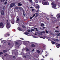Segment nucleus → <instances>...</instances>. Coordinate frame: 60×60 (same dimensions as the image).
<instances>
[{
    "instance_id": "nucleus-6",
    "label": "nucleus",
    "mask_w": 60,
    "mask_h": 60,
    "mask_svg": "<svg viewBox=\"0 0 60 60\" xmlns=\"http://www.w3.org/2000/svg\"><path fill=\"white\" fill-rule=\"evenodd\" d=\"M3 22H0V28H2V27L1 26H3Z\"/></svg>"
},
{
    "instance_id": "nucleus-20",
    "label": "nucleus",
    "mask_w": 60,
    "mask_h": 60,
    "mask_svg": "<svg viewBox=\"0 0 60 60\" xmlns=\"http://www.w3.org/2000/svg\"><path fill=\"white\" fill-rule=\"evenodd\" d=\"M18 6H21V5H22V4L20 3H18Z\"/></svg>"
},
{
    "instance_id": "nucleus-17",
    "label": "nucleus",
    "mask_w": 60,
    "mask_h": 60,
    "mask_svg": "<svg viewBox=\"0 0 60 60\" xmlns=\"http://www.w3.org/2000/svg\"><path fill=\"white\" fill-rule=\"evenodd\" d=\"M15 9L16 10L17 9V10H19V7H16L15 8Z\"/></svg>"
},
{
    "instance_id": "nucleus-21",
    "label": "nucleus",
    "mask_w": 60,
    "mask_h": 60,
    "mask_svg": "<svg viewBox=\"0 0 60 60\" xmlns=\"http://www.w3.org/2000/svg\"><path fill=\"white\" fill-rule=\"evenodd\" d=\"M3 52H4V53H6L7 51L6 50H4L3 51Z\"/></svg>"
},
{
    "instance_id": "nucleus-16",
    "label": "nucleus",
    "mask_w": 60,
    "mask_h": 60,
    "mask_svg": "<svg viewBox=\"0 0 60 60\" xmlns=\"http://www.w3.org/2000/svg\"><path fill=\"white\" fill-rule=\"evenodd\" d=\"M35 14L36 15L35 16L36 17H38V13H35Z\"/></svg>"
},
{
    "instance_id": "nucleus-37",
    "label": "nucleus",
    "mask_w": 60,
    "mask_h": 60,
    "mask_svg": "<svg viewBox=\"0 0 60 60\" xmlns=\"http://www.w3.org/2000/svg\"><path fill=\"white\" fill-rule=\"evenodd\" d=\"M35 16V14H34L33 16H32L34 18V16Z\"/></svg>"
},
{
    "instance_id": "nucleus-5",
    "label": "nucleus",
    "mask_w": 60,
    "mask_h": 60,
    "mask_svg": "<svg viewBox=\"0 0 60 60\" xmlns=\"http://www.w3.org/2000/svg\"><path fill=\"white\" fill-rule=\"evenodd\" d=\"M53 22L54 23H55L56 22H57V21H58L57 20V19H56V18H53Z\"/></svg>"
},
{
    "instance_id": "nucleus-63",
    "label": "nucleus",
    "mask_w": 60,
    "mask_h": 60,
    "mask_svg": "<svg viewBox=\"0 0 60 60\" xmlns=\"http://www.w3.org/2000/svg\"><path fill=\"white\" fill-rule=\"evenodd\" d=\"M3 1V0H0V1L2 2V1Z\"/></svg>"
},
{
    "instance_id": "nucleus-57",
    "label": "nucleus",
    "mask_w": 60,
    "mask_h": 60,
    "mask_svg": "<svg viewBox=\"0 0 60 60\" xmlns=\"http://www.w3.org/2000/svg\"><path fill=\"white\" fill-rule=\"evenodd\" d=\"M34 49H33L32 50V51H34Z\"/></svg>"
},
{
    "instance_id": "nucleus-53",
    "label": "nucleus",
    "mask_w": 60,
    "mask_h": 60,
    "mask_svg": "<svg viewBox=\"0 0 60 60\" xmlns=\"http://www.w3.org/2000/svg\"><path fill=\"white\" fill-rule=\"evenodd\" d=\"M7 56V54H6L5 55H4V56Z\"/></svg>"
},
{
    "instance_id": "nucleus-52",
    "label": "nucleus",
    "mask_w": 60,
    "mask_h": 60,
    "mask_svg": "<svg viewBox=\"0 0 60 60\" xmlns=\"http://www.w3.org/2000/svg\"><path fill=\"white\" fill-rule=\"evenodd\" d=\"M40 38H43V37H40Z\"/></svg>"
},
{
    "instance_id": "nucleus-22",
    "label": "nucleus",
    "mask_w": 60,
    "mask_h": 60,
    "mask_svg": "<svg viewBox=\"0 0 60 60\" xmlns=\"http://www.w3.org/2000/svg\"><path fill=\"white\" fill-rule=\"evenodd\" d=\"M22 27H23V28H26V26H25L24 25H22Z\"/></svg>"
},
{
    "instance_id": "nucleus-62",
    "label": "nucleus",
    "mask_w": 60,
    "mask_h": 60,
    "mask_svg": "<svg viewBox=\"0 0 60 60\" xmlns=\"http://www.w3.org/2000/svg\"><path fill=\"white\" fill-rule=\"evenodd\" d=\"M53 15H51V16L52 17H53Z\"/></svg>"
},
{
    "instance_id": "nucleus-44",
    "label": "nucleus",
    "mask_w": 60,
    "mask_h": 60,
    "mask_svg": "<svg viewBox=\"0 0 60 60\" xmlns=\"http://www.w3.org/2000/svg\"><path fill=\"white\" fill-rule=\"evenodd\" d=\"M32 31H34V29H31V32H32Z\"/></svg>"
},
{
    "instance_id": "nucleus-12",
    "label": "nucleus",
    "mask_w": 60,
    "mask_h": 60,
    "mask_svg": "<svg viewBox=\"0 0 60 60\" xmlns=\"http://www.w3.org/2000/svg\"><path fill=\"white\" fill-rule=\"evenodd\" d=\"M31 46L32 47H33V48H34V47H35V45L34 44H32Z\"/></svg>"
},
{
    "instance_id": "nucleus-31",
    "label": "nucleus",
    "mask_w": 60,
    "mask_h": 60,
    "mask_svg": "<svg viewBox=\"0 0 60 60\" xmlns=\"http://www.w3.org/2000/svg\"><path fill=\"white\" fill-rule=\"evenodd\" d=\"M7 35L8 36H10V34H9L7 33Z\"/></svg>"
},
{
    "instance_id": "nucleus-13",
    "label": "nucleus",
    "mask_w": 60,
    "mask_h": 60,
    "mask_svg": "<svg viewBox=\"0 0 60 60\" xmlns=\"http://www.w3.org/2000/svg\"><path fill=\"white\" fill-rule=\"evenodd\" d=\"M19 45H21L22 44V42L19 41L18 43Z\"/></svg>"
},
{
    "instance_id": "nucleus-8",
    "label": "nucleus",
    "mask_w": 60,
    "mask_h": 60,
    "mask_svg": "<svg viewBox=\"0 0 60 60\" xmlns=\"http://www.w3.org/2000/svg\"><path fill=\"white\" fill-rule=\"evenodd\" d=\"M11 22L12 24H14V22H15V21L14 19H13V20H12Z\"/></svg>"
},
{
    "instance_id": "nucleus-56",
    "label": "nucleus",
    "mask_w": 60,
    "mask_h": 60,
    "mask_svg": "<svg viewBox=\"0 0 60 60\" xmlns=\"http://www.w3.org/2000/svg\"><path fill=\"white\" fill-rule=\"evenodd\" d=\"M30 8H31V9H32V8H33V7H30Z\"/></svg>"
},
{
    "instance_id": "nucleus-47",
    "label": "nucleus",
    "mask_w": 60,
    "mask_h": 60,
    "mask_svg": "<svg viewBox=\"0 0 60 60\" xmlns=\"http://www.w3.org/2000/svg\"><path fill=\"white\" fill-rule=\"evenodd\" d=\"M46 19L48 20H49V18L47 17Z\"/></svg>"
},
{
    "instance_id": "nucleus-1",
    "label": "nucleus",
    "mask_w": 60,
    "mask_h": 60,
    "mask_svg": "<svg viewBox=\"0 0 60 60\" xmlns=\"http://www.w3.org/2000/svg\"><path fill=\"white\" fill-rule=\"evenodd\" d=\"M42 3L43 5H48L49 4V3L48 2H42Z\"/></svg>"
},
{
    "instance_id": "nucleus-24",
    "label": "nucleus",
    "mask_w": 60,
    "mask_h": 60,
    "mask_svg": "<svg viewBox=\"0 0 60 60\" xmlns=\"http://www.w3.org/2000/svg\"><path fill=\"white\" fill-rule=\"evenodd\" d=\"M41 26H44V24L43 23L42 24H41Z\"/></svg>"
},
{
    "instance_id": "nucleus-40",
    "label": "nucleus",
    "mask_w": 60,
    "mask_h": 60,
    "mask_svg": "<svg viewBox=\"0 0 60 60\" xmlns=\"http://www.w3.org/2000/svg\"><path fill=\"white\" fill-rule=\"evenodd\" d=\"M27 32H31V30H27Z\"/></svg>"
},
{
    "instance_id": "nucleus-36",
    "label": "nucleus",
    "mask_w": 60,
    "mask_h": 60,
    "mask_svg": "<svg viewBox=\"0 0 60 60\" xmlns=\"http://www.w3.org/2000/svg\"><path fill=\"white\" fill-rule=\"evenodd\" d=\"M7 1H5V2L4 3V4L5 5V4H7Z\"/></svg>"
},
{
    "instance_id": "nucleus-23",
    "label": "nucleus",
    "mask_w": 60,
    "mask_h": 60,
    "mask_svg": "<svg viewBox=\"0 0 60 60\" xmlns=\"http://www.w3.org/2000/svg\"><path fill=\"white\" fill-rule=\"evenodd\" d=\"M56 35L57 36H60V33H57L56 34Z\"/></svg>"
},
{
    "instance_id": "nucleus-41",
    "label": "nucleus",
    "mask_w": 60,
    "mask_h": 60,
    "mask_svg": "<svg viewBox=\"0 0 60 60\" xmlns=\"http://www.w3.org/2000/svg\"><path fill=\"white\" fill-rule=\"evenodd\" d=\"M20 39L21 40H24V38H20Z\"/></svg>"
},
{
    "instance_id": "nucleus-19",
    "label": "nucleus",
    "mask_w": 60,
    "mask_h": 60,
    "mask_svg": "<svg viewBox=\"0 0 60 60\" xmlns=\"http://www.w3.org/2000/svg\"><path fill=\"white\" fill-rule=\"evenodd\" d=\"M34 1L37 3H38V0H34Z\"/></svg>"
},
{
    "instance_id": "nucleus-58",
    "label": "nucleus",
    "mask_w": 60,
    "mask_h": 60,
    "mask_svg": "<svg viewBox=\"0 0 60 60\" xmlns=\"http://www.w3.org/2000/svg\"><path fill=\"white\" fill-rule=\"evenodd\" d=\"M24 50V49H22V51H23Z\"/></svg>"
},
{
    "instance_id": "nucleus-38",
    "label": "nucleus",
    "mask_w": 60,
    "mask_h": 60,
    "mask_svg": "<svg viewBox=\"0 0 60 60\" xmlns=\"http://www.w3.org/2000/svg\"><path fill=\"white\" fill-rule=\"evenodd\" d=\"M34 17H33L32 16L31 17H30V19H33V18Z\"/></svg>"
},
{
    "instance_id": "nucleus-2",
    "label": "nucleus",
    "mask_w": 60,
    "mask_h": 60,
    "mask_svg": "<svg viewBox=\"0 0 60 60\" xmlns=\"http://www.w3.org/2000/svg\"><path fill=\"white\" fill-rule=\"evenodd\" d=\"M15 4L14 3H12L10 5V8L12 7H13V6H15Z\"/></svg>"
},
{
    "instance_id": "nucleus-15",
    "label": "nucleus",
    "mask_w": 60,
    "mask_h": 60,
    "mask_svg": "<svg viewBox=\"0 0 60 60\" xmlns=\"http://www.w3.org/2000/svg\"><path fill=\"white\" fill-rule=\"evenodd\" d=\"M19 9L21 10H22V11L23 10V8H22L21 7H19Z\"/></svg>"
},
{
    "instance_id": "nucleus-7",
    "label": "nucleus",
    "mask_w": 60,
    "mask_h": 60,
    "mask_svg": "<svg viewBox=\"0 0 60 60\" xmlns=\"http://www.w3.org/2000/svg\"><path fill=\"white\" fill-rule=\"evenodd\" d=\"M56 4H55L54 5H53V6H52V7L53 8H55L56 6Z\"/></svg>"
},
{
    "instance_id": "nucleus-27",
    "label": "nucleus",
    "mask_w": 60,
    "mask_h": 60,
    "mask_svg": "<svg viewBox=\"0 0 60 60\" xmlns=\"http://www.w3.org/2000/svg\"><path fill=\"white\" fill-rule=\"evenodd\" d=\"M55 3L54 2H52L51 3V4L52 5H53L54 4H55Z\"/></svg>"
},
{
    "instance_id": "nucleus-26",
    "label": "nucleus",
    "mask_w": 60,
    "mask_h": 60,
    "mask_svg": "<svg viewBox=\"0 0 60 60\" xmlns=\"http://www.w3.org/2000/svg\"><path fill=\"white\" fill-rule=\"evenodd\" d=\"M51 42L52 43V44H55V42L54 41H52Z\"/></svg>"
},
{
    "instance_id": "nucleus-59",
    "label": "nucleus",
    "mask_w": 60,
    "mask_h": 60,
    "mask_svg": "<svg viewBox=\"0 0 60 60\" xmlns=\"http://www.w3.org/2000/svg\"><path fill=\"white\" fill-rule=\"evenodd\" d=\"M22 53H23V52H22L21 53V55H23V54H22Z\"/></svg>"
},
{
    "instance_id": "nucleus-50",
    "label": "nucleus",
    "mask_w": 60,
    "mask_h": 60,
    "mask_svg": "<svg viewBox=\"0 0 60 60\" xmlns=\"http://www.w3.org/2000/svg\"><path fill=\"white\" fill-rule=\"evenodd\" d=\"M55 40L56 41H58V39H56Z\"/></svg>"
},
{
    "instance_id": "nucleus-11",
    "label": "nucleus",
    "mask_w": 60,
    "mask_h": 60,
    "mask_svg": "<svg viewBox=\"0 0 60 60\" xmlns=\"http://www.w3.org/2000/svg\"><path fill=\"white\" fill-rule=\"evenodd\" d=\"M17 29L18 30H19V31H22L21 30V28H20V27L19 26L18 27Z\"/></svg>"
},
{
    "instance_id": "nucleus-64",
    "label": "nucleus",
    "mask_w": 60,
    "mask_h": 60,
    "mask_svg": "<svg viewBox=\"0 0 60 60\" xmlns=\"http://www.w3.org/2000/svg\"><path fill=\"white\" fill-rule=\"evenodd\" d=\"M37 8H39V6H37Z\"/></svg>"
},
{
    "instance_id": "nucleus-55",
    "label": "nucleus",
    "mask_w": 60,
    "mask_h": 60,
    "mask_svg": "<svg viewBox=\"0 0 60 60\" xmlns=\"http://www.w3.org/2000/svg\"><path fill=\"white\" fill-rule=\"evenodd\" d=\"M15 56H13V58H15Z\"/></svg>"
},
{
    "instance_id": "nucleus-39",
    "label": "nucleus",
    "mask_w": 60,
    "mask_h": 60,
    "mask_svg": "<svg viewBox=\"0 0 60 60\" xmlns=\"http://www.w3.org/2000/svg\"><path fill=\"white\" fill-rule=\"evenodd\" d=\"M7 34L6 33L5 35V37H7Z\"/></svg>"
},
{
    "instance_id": "nucleus-33",
    "label": "nucleus",
    "mask_w": 60,
    "mask_h": 60,
    "mask_svg": "<svg viewBox=\"0 0 60 60\" xmlns=\"http://www.w3.org/2000/svg\"><path fill=\"white\" fill-rule=\"evenodd\" d=\"M37 28H34V29L36 30V31H38V30H37Z\"/></svg>"
},
{
    "instance_id": "nucleus-46",
    "label": "nucleus",
    "mask_w": 60,
    "mask_h": 60,
    "mask_svg": "<svg viewBox=\"0 0 60 60\" xmlns=\"http://www.w3.org/2000/svg\"><path fill=\"white\" fill-rule=\"evenodd\" d=\"M29 0L30 2H32V0Z\"/></svg>"
},
{
    "instance_id": "nucleus-28",
    "label": "nucleus",
    "mask_w": 60,
    "mask_h": 60,
    "mask_svg": "<svg viewBox=\"0 0 60 60\" xmlns=\"http://www.w3.org/2000/svg\"><path fill=\"white\" fill-rule=\"evenodd\" d=\"M15 44H16V45H19V43L16 42L15 43Z\"/></svg>"
},
{
    "instance_id": "nucleus-32",
    "label": "nucleus",
    "mask_w": 60,
    "mask_h": 60,
    "mask_svg": "<svg viewBox=\"0 0 60 60\" xmlns=\"http://www.w3.org/2000/svg\"><path fill=\"white\" fill-rule=\"evenodd\" d=\"M49 55V54L47 53H46V55H45L46 56H47Z\"/></svg>"
},
{
    "instance_id": "nucleus-43",
    "label": "nucleus",
    "mask_w": 60,
    "mask_h": 60,
    "mask_svg": "<svg viewBox=\"0 0 60 60\" xmlns=\"http://www.w3.org/2000/svg\"><path fill=\"white\" fill-rule=\"evenodd\" d=\"M45 32H46V33H47V34H48V31L47 30H46L45 31Z\"/></svg>"
},
{
    "instance_id": "nucleus-54",
    "label": "nucleus",
    "mask_w": 60,
    "mask_h": 60,
    "mask_svg": "<svg viewBox=\"0 0 60 60\" xmlns=\"http://www.w3.org/2000/svg\"><path fill=\"white\" fill-rule=\"evenodd\" d=\"M34 9H32V11H34Z\"/></svg>"
},
{
    "instance_id": "nucleus-9",
    "label": "nucleus",
    "mask_w": 60,
    "mask_h": 60,
    "mask_svg": "<svg viewBox=\"0 0 60 60\" xmlns=\"http://www.w3.org/2000/svg\"><path fill=\"white\" fill-rule=\"evenodd\" d=\"M1 14L2 15H4V11L2 10V11Z\"/></svg>"
},
{
    "instance_id": "nucleus-35",
    "label": "nucleus",
    "mask_w": 60,
    "mask_h": 60,
    "mask_svg": "<svg viewBox=\"0 0 60 60\" xmlns=\"http://www.w3.org/2000/svg\"><path fill=\"white\" fill-rule=\"evenodd\" d=\"M37 51L39 53H41L40 51L39 50H38Z\"/></svg>"
},
{
    "instance_id": "nucleus-4",
    "label": "nucleus",
    "mask_w": 60,
    "mask_h": 60,
    "mask_svg": "<svg viewBox=\"0 0 60 60\" xmlns=\"http://www.w3.org/2000/svg\"><path fill=\"white\" fill-rule=\"evenodd\" d=\"M56 16L58 19L59 20H60L59 19L60 18V14H57Z\"/></svg>"
},
{
    "instance_id": "nucleus-25",
    "label": "nucleus",
    "mask_w": 60,
    "mask_h": 60,
    "mask_svg": "<svg viewBox=\"0 0 60 60\" xmlns=\"http://www.w3.org/2000/svg\"><path fill=\"white\" fill-rule=\"evenodd\" d=\"M8 45H9V46H11V43L10 42H9L8 43Z\"/></svg>"
},
{
    "instance_id": "nucleus-48",
    "label": "nucleus",
    "mask_w": 60,
    "mask_h": 60,
    "mask_svg": "<svg viewBox=\"0 0 60 60\" xmlns=\"http://www.w3.org/2000/svg\"><path fill=\"white\" fill-rule=\"evenodd\" d=\"M41 33H45V32L43 31V32H41Z\"/></svg>"
},
{
    "instance_id": "nucleus-29",
    "label": "nucleus",
    "mask_w": 60,
    "mask_h": 60,
    "mask_svg": "<svg viewBox=\"0 0 60 60\" xmlns=\"http://www.w3.org/2000/svg\"><path fill=\"white\" fill-rule=\"evenodd\" d=\"M26 51H28L29 50V49H28V48H26Z\"/></svg>"
},
{
    "instance_id": "nucleus-18",
    "label": "nucleus",
    "mask_w": 60,
    "mask_h": 60,
    "mask_svg": "<svg viewBox=\"0 0 60 60\" xmlns=\"http://www.w3.org/2000/svg\"><path fill=\"white\" fill-rule=\"evenodd\" d=\"M23 16H26L25 15V11H23Z\"/></svg>"
},
{
    "instance_id": "nucleus-45",
    "label": "nucleus",
    "mask_w": 60,
    "mask_h": 60,
    "mask_svg": "<svg viewBox=\"0 0 60 60\" xmlns=\"http://www.w3.org/2000/svg\"><path fill=\"white\" fill-rule=\"evenodd\" d=\"M3 54V52H0V55H2Z\"/></svg>"
},
{
    "instance_id": "nucleus-30",
    "label": "nucleus",
    "mask_w": 60,
    "mask_h": 60,
    "mask_svg": "<svg viewBox=\"0 0 60 60\" xmlns=\"http://www.w3.org/2000/svg\"><path fill=\"white\" fill-rule=\"evenodd\" d=\"M4 40H3L1 42L2 43H3V44H4L5 43V42H4Z\"/></svg>"
},
{
    "instance_id": "nucleus-14",
    "label": "nucleus",
    "mask_w": 60,
    "mask_h": 60,
    "mask_svg": "<svg viewBox=\"0 0 60 60\" xmlns=\"http://www.w3.org/2000/svg\"><path fill=\"white\" fill-rule=\"evenodd\" d=\"M24 34H26V35H28V34H29V33H28V32H26L24 33Z\"/></svg>"
},
{
    "instance_id": "nucleus-49",
    "label": "nucleus",
    "mask_w": 60,
    "mask_h": 60,
    "mask_svg": "<svg viewBox=\"0 0 60 60\" xmlns=\"http://www.w3.org/2000/svg\"><path fill=\"white\" fill-rule=\"evenodd\" d=\"M39 10H38L36 12H39Z\"/></svg>"
},
{
    "instance_id": "nucleus-34",
    "label": "nucleus",
    "mask_w": 60,
    "mask_h": 60,
    "mask_svg": "<svg viewBox=\"0 0 60 60\" xmlns=\"http://www.w3.org/2000/svg\"><path fill=\"white\" fill-rule=\"evenodd\" d=\"M55 32H56V33H59V31H57V30L55 31Z\"/></svg>"
},
{
    "instance_id": "nucleus-10",
    "label": "nucleus",
    "mask_w": 60,
    "mask_h": 60,
    "mask_svg": "<svg viewBox=\"0 0 60 60\" xmlns=\"http://www.w3.org/2000/svg\"><path fill=\"white\" fill-rule=\"evenodd\" d=\"M60 44H59L56 45V47H57L58 48H59L60 47Z\"/></svg>"
},
{
    "instance_id": "nucleus-60",
    "label": "nucleus",
    "mask_w": 60,
    "mask_h": 60,
    "mask_svg": "<svg viewBox=\"0 0 60 60\" xmlns=\"http://www.w3.org/2000/svg\"><path fill=\"white\" fill-rule=\"evenodd\" d=\"M45 28V27H43V29H44V28Z\"/></svg>"
},
{
    "instance_id": "nucleus-3",
    "label": "nucleus",
    "mask_w": 60,
    "mask_h": 60,
    "mask_svg": "<svg viewBox=\"0 0 60 60\" xmlns=\"http://www.w3.org/2000/svg\"><path fill=\"white\" fill-rule=\"evenodd\" d=\"M7 26H6L7 27L10 28L11 27V24L10 22H7Z\"/></svg>"
},
{
    "instance_id": "nucleus-61",
    "label": "nucleus",
    "mask_w": 60,
    "mask_h": 60,
    "mask_svg": "<svg viewBox=\"0 0 60 60\" xmlns=\"http://www.w3.org/2000/svg\"><path fill=\"white\" fill-rule=\"evenodd\" d=\"M56 28H58V26H57L56 27Z\"/></svg>"
},
{
    "instance_id": "nucleus-51",
    "label": "nucleus",
    "mask_w": 60,
    "mask_h": 60,
    "mask_svg": "<svg viewBox=\"0 0 60 60\" xmlns=\"http://www.w3.org/2000/svg\"><path fill=\"white\" fill-rule=\"evenodd\" d=\"M2 9L3 10H4V7Z\"/></svg>"
},
{
    "instance_id": "nucleus-42",
    "label": "nucleus",
    "mask_w": 60,
    "mask_h": 60,
    "mask_svg": "<svg viewBox=\"0 0 60 60\" xmlns=\"http://www.w3.org/2000/svg\"><path fill=\"white\" fill-rule=\"evenodd\" d=\"M19 18H17L16 21H19Z\"/></svg>"
}]
</instances>
